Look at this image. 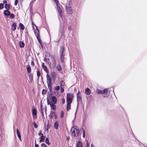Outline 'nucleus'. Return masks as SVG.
<instances>
[{
  "label": "nucleus",
  "instance_id": "2",
  "mask_svg": "<svg viewBox=\"0 0 147 147\" xmlns=\"http://www.w3.org/2000/svg\"><path fill=\"white\" fill-rule=\"evenodd\" d=\"M70 131L72 136L78 137L79 135V130L78 127L76 125L73 127L71 129Z\"/></svg>",
  "mask_w": 147,
  "mask_h": 147
},
{
  "label": "nucleus",
  "instance_id": "22",
  "mask_svg": "<svg viewBox=\"0 0 147 147\" xmlns=\"http://www.w3.org/2000/svg\"><path fill=\"white\" fill-rule=\"evenodd\" d=\"M51 76L53 79H55V78L56 74L54 72H53L51 73Z\"/></svg>",
  "mask_w": 147,
  "mask_h": 147
},
{
  "label": "nucleus",
  "instance_id": "1",
  "mask_svg": "<svg viewBox=\"0 0 147 147\" xmlns=\"http://www.w3.org/2000/svg\"><path fill=\"white\" fill-rule=\"evenodd\" d=\"M45 58L44 60L47 62L48 65L51 68H53L56 66L55 61L53 57L48 53H46L45 56Z\"/></svg>",
  "mask_w": 147,
  "mask_h": 147
},
{
  "label": "nucleus",
  "instance_id": "43",
  "mask_svg": "<svg viewBox=\"0 0 147 147\" xmlns=\"http://www.w3.org/2000/svg\"><path fill=\"white\" fill-rule=\"evenodd\" d=\"M33 124L34 125V127L35 128H36L38 126L36 124V123L35 122H34Z\"/></svg>",
  "mask_w": 147,
  "mask_h": 147
},
{
  "label": "nucleus",
  "instance_id": "64",
  "mask_svg": "<svg viewBox=\"0 0 147 147\" xmlns=\"http://www.w3.org/2000/svg\"><path fill=\"white\" fill-rule=\"evenodd\" d=\"M104 97H107V96H104Z\"/></svg>",
  "mask_w": 147,
  "mask_h": 147
},
{
  "label": "nucleus",
  "instance_id": "53",
  "mask_svg": "<svg viewBox=\"0 0 147 147\" xmlns=\"http://www.w3.org/2000/svg\"><path fill=\"white\" fill-rule=\"evenodd\" d=\"M3 3H6V4H7V1L6 0H4L3 1Z\"/></svg>",
  "mask_w": 147,
  "mask_h": 147
},
{
  "label": "nucleus",
  "instance_id": "15",
  "mask_svg": "<svg viewBox=\"0 0 147 147\" xmlns=\"http://www.w3.org/2000/svg\"><path fill=\"white\" fill-rule=\"evenodd\" d=\"M78 100H80L82 98L80 93L78 92L77 94Z\"/></svg>",
  "mask_w": 147,
  "mask_h": 147
},
{
  "label": "nucleus",
  "instance_id": "28",
  "mask_svg": "<svg viewBox=\"0 0 147 147\" xmlns=\"http://www.w3.org/2000/svg\"><path fill=\"white\" fill-rule=\"evenodd\" d=\"M56 68L58 71H60L61 69V66L59 64L57 66Z\"/></svg>",
  "mask_w": 147,
  "mask_h": 147
},
{
  "label": "nucleus",
  "instance_id": "54",
  "mask_svg": "<svg viewBox=\"0 0 147 147\" xmlns=\"http://www.w3.org/2000/svg\"><path fill=\"white\" fill-rule=\"evenodd\" d=\"M77 109H76V112H75V118L76 117V113H77Z\"/></svg>",
  "mask_w": 147,
  "mask_h": 147
},
{
  "label": "nucleus",
  "instance_id": "24",
  "mask_svg": "<svg viewBox=\"0 0 147 147\" xmlns=\"http://www.w3.org/2000/svg\"><path fill=\"white\" fill-rule=\"evenodd\" d=\"M76 147H82V143L80 141H79L78 142Z\"/></svg>",
  "mask_w": 147,
  "mask_h": 147
},
{
  "label": "nucleus",
  "instance_id": "12",
  "mask_svg": "<svg viewBox=\"0 0 147 147\" xmlns=\"http://www.w3.org/2000/svg\"><path fill=\"white\" fill-rule=\"evenodd\" d=\"M64 50V47L63 46H62L60 47V55H64L63 54V52Z\"/></svg>",
  "mask_w": 147,
  "mask_h": 147
},
{
  "label": "nucleus",
  "instance_id": "58",
  "mask_svg": "<svg viewBox=\"0 0 147 147\" xmlns=\"http://www.w3.org/2000/svg\"><path fill=\"white\" fill-rule=\"evenodd\" d=\"M35 1V0H32L31 1V2H30V3H33V2L34 1Z\"/></svg>",
  "mask_w": 147,
  "mask_h": 147
},
{
  "label": "nucleus",
  "instance_id": "36",
  "mask_svg": "<svg viewBox=\"0 0 147 147\" xmlns=\"http://www.w3.org/2000/svg\"><path fill=\"white\" fill-rule=\"evenodd\" d=\"M64 113L63 111H61V117L62 118L63 117Z\"/></svg>",
  "mask_w": 147,
  "mask_h": 147
},
{
  "label": "nucleus",
  "instance_id": "45",
  "mask_svg": "<svg viewBox=\"0 0 147 147\" xmlns=\"http://www.w3.org/2000/svg\"><path fill=\"white\" fill-rule=\"evenodd\" d=\"M40 110H41V113H42V115L43 116H44V114H43V109L42 108H40Z\"/></svg>",
  "mask_w": 147,
  "mask_h": 147
},
{
  "label": "nucleus",
  "instance_id": "3",
  "mask_svg": "<svg viewBox=\"0 0 147 147\" xmlns=\"http://www.w3.org/2000/svg\"><path fill=\"white\" fill-rule=\"evenodd\" d=\"M46 77L47 78V84L48 88L49 90L50 91H51L52 90L51 85L52 84L51 78L50 76L48 74H47Z\"/></svg>",
  "mask_w": 147,
  "mask_h": 147
},
{
  "label": "nucleus",
  "instance_id": "42",
  "mask_svg": "<svg viewBox=\"0 0 147 147\" xmlns=\"http://www.w3.org/2000/svg\"><path fill=\"white\" fill-rule=\"evenodd\" d=\"M63 87H61V92L62 93L63 92H64V89L63 88Z\"/></svg>",
  "mask_w": 147,
  "mask_h": 147
},
{
  "label": "nucleus",
  "instance_id": "62",
  "mask_svg": "<svg viewBox=\"0 0 147 147\" xmlns=\"http://www.w3.org/2000/svg\"><path fill=\"white\" fill-rule=\"evenodd\" d=\"M88 141H87L86 142V144H87V145H88Z\"/></svg>",
  "mask_w": 147,
  "mask_h": 147
},
{
  "label": "nucleus",
  "instance_id": "59",
  "mask_svg": "<svg viewBox=\"0 0 147 147\" xmlns=\"http://www.w3.org/2000/svg\"><path fill=\"white\" fill-rule=\"evenodd\" d=\"M32 25H33V29H34V27L33 26L34 25L35 26V25L34 24H33V22H32Z\"/></svg>",
  "mask_w": 147,
  "mask_h": 147
},
{
  "label": "nucleus",
  "instance_id": "31",
  "mask_svg": "<svg viewBox=\"0 0 147 147\" xmlns=\"http://www.w3.org/2000/svg\"><path fill=\"white\" fill-rule=\"evenodd\" d=\"M45 142L49 145L50 144L49 141V139L48 138H47L45 139Z\"/></svg>",
  "mask_w": 147,
  "mask_h": 147
},
{
  "label": "nucleus",
  "instance_id": "26",
  "mask_svg": "<svg viewBox=\"0 0 147 147\" xmlns=\"http://www.w3.org/2000/svg\"><path fill=\"white\" fill-rule=\"evenodd\" d=\"M5 7L6 9H10V5L7 4H6L5 5Z\"/></svg>",
  "mask_w": 147,
  "mask_h": 147
},
{
  "label": "nucleus",
  "instance_id": "41",
  "mask_svg": "<svg viewBox=\"0 0 147 147\" xmlns=\"http://www.w3.org/2000/svg\"><path fill=\"white\" fill-rule=\"evenodd\" d=\"M15 17V16L14 14L11 13L10 15V17L12 18H13Z\"/></svg>",
  "mask_w": 147,
  "mask_h": 147
},
{
  "label": "nucleus",
  "instance_id": "29",
  "mask_svg": "<svg viewBox=\"0 0 147 147\" xmlns=\"http://www.w3.org/2000/svg\"><path fill=\"white\" fill-rule=\"evenodd\" d=\"M96 92L100 94H102V90H101L98 89L96 90Z\"/></svg>",
  "mask_w": 147,
  "mask_h": 147
},
{
  "label": "nucleus",
  "instance_id": "47",
  "mask_svg": "<svg viewBox=\"0 0 147 147\" xmlns=\"http://www.w3.org/2000/svg\"><path fill=\"white\" fill-rule=\"evenodd\" d=\"M18 3V0H15V2L14 5H17Z\"/></svg>",
  "mask_w": 147,
  "mask_h": 147
},
{
  "label": "nucleus",
  "instance_id": "49",
  "mask_svg": "<svg viewBox=\"0 0 147 147\" xmlns=\"http://www.w3.org/2000/svg\"><path fill=\"white\" fill-rule=\"evenodd\" d=\"M35 147H38V145L37 144H36V140H35Z\"/></svg>",
  "mask_w": 147,
  "mask_h": 147
},
{
  "label": "nucleus",
  "instance_id": "51",
  "mask_svg": "<svg viewBox=\"0 0 147 147\" xmlns=\"http://www.w3.org/2000/svg\"><path fill=\"white\" fill-rule=\"evenodd\" d=\"M54 118L55 119H56L57 118V116L56 114V115L54 116Z\"/></svg>",
  "mask_w": 147,
  "mask_h": 147
},
{
  "label": "nucleus",
  "instance_id": "50",
  "mask_svg": "<svg viewBox=\"0 0 147 147\" xmlns=\"http://www.w3.org/2000/svg\"><path fill=\"white\" fill-rule=\"evenodd\" d=\"M62 101L63 103H64L65 102V100L64 98H63L62 100Z\"/></svg>",
  "mask_w": 147,
  "mask_h": 147
},
{
  "label": "nucleus",
  "instance_id": "25",
  "mask_svg": "<svg viewBox=\"0 0 147 147\" xmlns=\"http://www.w3.org/2000/svg\"><path fill=\"white\" fill-rule=\"evenodd\" d=\"M20 45L21 47H24V43L22 41H20Z\"/></svg>",
  "mask_w": 147,
  "mask_h": 147
},
{
  "label": "nucleus",
  "instance_id": "37",
  "mask_svg": "<svg viewBox=\"0 0 147 147\" xmlns=\"http://www.w3.org/2000/svg\"><path fill=\"white\" fill-rule=\"evenodd\" d=\"M46 93V91L44 89L42 90V94L43 95L45 94Z\"/></svg>",
  "mask_w": 147,
  "mask_h": 147
},
{
  "label": "nucleus",
  "instance_id": "19",
  "mask_svg": "<svg viewBox=\"0 0 147 147\" xmlns=\"http://www.w3.org/2000/svg\"><path fill=\"white\" fill-rule=\"evenodd\" d=\"M67 103V110L68 111L71 109V105H70V104H71V103Z\"/></svg>",
  "mask_w": 147,
  "mask_h": 147
},
{
  "label": "nucleus",
  "instance_id": "34",
  "mask_svg": "<svg viewBox=\"0 0 147 147\" xmlns=\"http://www.w3.org/2000/svg\"><path fill=\"white\" fill-rule=\"evenodd\" d=\"M61 55V58H60V60L62 62H63V58L64 56V55Z\"/></svg>",
  "mask_w": 147,
  "mask_h": 147
},
{
  "label": "nucleus",
  "instance_id": "11",
  "mask_svg": "<svg viewBox=\"0 0 147 147\" xmlns=\"http://www.w3.org/2000/svg\"><path fill=\"white\" fill-rule=\"evenodd\" d=\"M58 120H56L55 121V122L54 124V127L55 129H57L58 128Z\"/></svg>",
  "mask_w": 147,
  "mask_h": 147
},
{
  "label": "nucleus",
  "instance_id": "35",
  "mask_svg": "<svg viewBox=\"0 0 147 147\" xmlns=\"http://www.w3.org/2000/svg\"><path fill=\"white\" fill-rule=\"evenodd\" d=\"M47 104L48 105H50V104L52 103V101H51V102L49 100V98H47Z\"/></svg>",
  "mask_w": 147,
  "mask_h": 147
},
{
  "label": "nucleus",
  "instance_id": "5",
  "mask_svg": "<svg viewBox=\"0 0 147 147\" xmlns=\"http://www.w3.org/2000/svg\"><path fill=\"white\" fill-rule=\"evenodd\" d=\"M66 10L67 13L69 14H71L72 13V10L70 6L69 3L67 4L66 5Z\"/></svg>",
  "mask_w": 147,
  "mask_h": 147
},
{
  "label": "nucleus",
  "instance_id": "20",
  "mask_svg": "<svg viewBox=\"0 0 147 147\" xmlns=\"http://www.w3.org/2000/svg\"><path fill=\"white\" fill-rule=\"evenodd\" d=\"M55 104H50V106L53 110H54L56 109V106L55 105Z\"/></svg>",
  "mask_w": 147,
  "mask_h": 147
},
{
  "label": "nucleus",
  "instance_id": "48",
  "mask_svg": "<svg viewBox=\"0 0 147 147\" xmlns=\"http://www.w3.org/2000/svg\"><path fill=\"white\" fill-rule=\"evenodd\" d=\"M31 65L32 66H34V62L33 61H32L31 62Z\"/></svg>",
  "mask_w": 147,
  "mask_h": 147
},
{
  "label": "nucleus",
  "instance_id": "33",
  "mask_svg": "<svg viewBox=\"0 0 147 147\" xmlns=\"http://www.w3.org/2000/svg\"><path fill=\"white\" fill-rule=\"evenodd\" d=\"M45 137H40V139L39 141L40 142H43Z\"/></svg>",
  "mask_w": 147,
  "mask_h": 147
},
{
  "label": "nucleus",
  "instance_id": "9",
  "mask_svg": "<svg viewBox=\"0 0 147 147\" xmlns=\"http://www.w3.org/2000/svg\"><path fill=\"white\" fill-rule=\"evenodd\" d=\"M32 114L34 119H36V111L35 109H33L32 110Z\"/></svg>",
  "mask_w": 147,
  "mask_h": 147
},
{
  "label": "nucleus",
  "instance_id": "30",
  "mask_svg": "<svg viewBox=\"0 0 147 147\" xmlns=\"http://www.w3.org/2000/svg\"><path fill=\"white\" fill-rule=\"evenodd\" d=\"M108 92V89L106 88L104 89V90L102 91V94L107 93Z\"/></svg>",
  "mask_w": 147,
  "mask_h": 147
},
{
  "label": "nucleus",
  "instance_id": "60",
  "mask_svg": "<svg viewBox=\"0 0 147 147\" xmlns=\"http://www.w3.org/2000/svg\"><path fill=\"white\" fill-rule=\"evenodd\" d=\"M32 25H33V29H34V27L33 26L34 25L35 26V25L34 24H33V22H32Z\"/></svg>",
  "mask_w": 147,
  "mask_h": 147
},
{
  "label": "nucleus",
  "instance_id": "38",
  "mask_svg": "<svg viewBox=\"0 0 147 147\" xmlns=\"http://www.w3.org/2000/svg\"><path fill=\"white\" fill-rule=\"evenodd\" d=\"M4 5L3 3L0 4V9H2L3 8Z\"/></svg>",
  "mask_w": 147,
  "mask_h": 147
},
{
  "label": "nucleus",
  "instance_id": "18",
  "mask_svg": "<svg viewBox=\"0 0 147 147\" xmlns=\"http://www.w3.org/2000/svg\"><path fill=\"white\" fill-rule=\"evenodd\" d=\"M4 13L5 15L7 16H8L10 15V13L9 11L7 10H5L4 11Z\"/></svg>",
  "mask_w": 147,
  "mask_h": 147
},
{
  "label": "nucleus",
  "instance_id": "17",
  "mask_svg": "<svg viewBox=\"0 0 147 147\" xmlns=\"http://www.w3.org/2000/svg\"><path fill=\"white\" fill-rule=\"evenodd\" d=\"M16 131H17V134L18 136V137L19 139L20 140H21V136L20 133L19 132L18 129H16Z\"/></svg>",
  "mask_w": 147,
  "mask_h": 147
},
{
  "label": "nucleus",
  "instance_id": "44",
  "mask_svg": "<svg viewBox=\"0 0 147 147\" xmlns=\"http://www.w3.org/2000/svg\"><path fill=\"white\" fill-rule=\"evenodd\" d=\"M54 1H55V4L56 5H57L59 3V1L58 0H53Z\"/></svg>",
  "mask_w": 147,
  "mask_h": 147
},
{
  "label": "nucleus",
  "instance_id": "8",
  "mask_svg": "<svg viewBox=\"0 0 147 147\" xmlns=\"http://www.w3.org/2000/svg\"><path fill=\"white\" fill-rule=\"evenodd\" d=\"M57 5V7H56L57 9L59 12V13L60 16L62 19L61 10L60 7L59 6L58 4L57 5Z\"/></svg>",
  "mask_w": 147,
  "mask_h": 147
},
{
  "label": "nucleus",
  "instance_id": "56",
  "mask_svg": "<svg viewBox=\"0 0 147 147\" xmlns=\"http://www.w3.org/2000/svg\"><path fill=\"white\" fill-rule=\"evenodd\" d=\"M66 138L67 140H69V136H67V137Z\"/></svg>",
  "mask_w": 147,
  "mask_h": 147
},
{
  "label": "nucleus",
  "instance_id": "16",
  "mask_svg": "<svg viewBox=\"0 0 147 147\" xmlns=\"http://www.w3.org/2000/svg\"><path fill=\"white\" fill-rule=\"evenodd\" d=\"M17 27V25L16 23H13L11 26V29L13 31L16 30Z\"/></svg>",
  "mask_w": 147,
  "mask_h": 147
},
{
  "label": "nucleus",
  "instance_id": "57",
  "mask_svg": "<svg viewBox=\"0 0 147 147\" xmlns=\"http://www.w3.org/2000/svg\"><path fill=\"white\" fill-rule=\"evenodd\" d=\"M40 108H42V105L41 104V103L40 104Z\"/></svg>",
  "mask_w": 147,
  "mask_h": 147
},
{
  "label": "nucleus",
  "instance_id": "7",
  "mask_svg": "<svg viewBox=\"0 0 147 147\" xmlns=\"http://www.w3.org/2000/svg\"><path fill=\"white\" fill-rule=\"evenodd\" d=\"M35 26L36 27V30H35L34 32L35 34L36 35V37L37 38V39L38 40V41L39 42H40V40H39V37H40L39 36V30H38V28L37 27V26L36 25H35Z\"/></svg>",
  "mask_w": 147,
  "mask_h": 147
},
{
  "label": "nucleus",
  "instance_id": "63",
  "mask_svg": "<svg viewBox=\"0 0 147 147\" xmlns=\"http://www.w3.org/2000/svg\"><path fill=\"white\" fill-rule=\"evenodd\" d=\"M45 111H46V107H45Z\"/></svg>",
  "mask_w": 147,
  "mask_h": 147
},
{
  "label": "nucleus",
  "instance_id": "13",
  "mask_svg": "<svg viewBox=\"0 0 147 147\" xmlns=\"http://www.w3.org/2000/svg\"><path fill=\"white\" fill-rule=\"evenodd\" d=\"M55 113L54 111H51L50 115H49V117L50 118H53L55 115Z\"/></svg>",
  "mask_w": 147,
  "mask_h": 147
},
{
  "label": "nucleus",
  "instance_id": "40",
  "mask_svg": "<svg viewBox=\"0 0 147 147\" xmlns=\"http://www.w3.org/2000/svg\"><path fill=\"white\" fill-rule=\"evenodd\" d=\"M54 89L55 90H59L60 89V87L59 86H57L56 87H55Z\"/></svg>",
  "mask_w": 147,
  "mask_h": 147
},
{
  "label": "nucleus",
  "instance_id": "4",
  "mask_svg": "<svg viewBox=\"0 0 147 147\" xmlns=\"http://www.w3.org/2000/svg\"><path fill=\"white\" fill-rule=\"evenodd\" d=\"M74 97L73 93L67 94V102L71 103Z\"/></svg>",
  "mask_w": 147,
  "mask_h": 147
},
{
  "label": "nucleus",
  "instance_id": "39",
  "mask_svg": "<svg viewBox=\"0 0 147 147\" xmlns=\"http://www.w3.org/2000/svg\"><path fill=\"white\" fill-rule=\"evenodd\" d=\"M85 130L84 129H83V138H85Z\"/></svg>",
  "mask_w": 147,
  "mask_h": 147
},
{
  "label": "nucleus",
  "instance_id": "23",
  "mask_svg": "<svg viewBox=\"0 0 147 147\" xmlns=\"http://www.w3.org/2000/svg\"><path fill=\"white\" fill-rule=\"evenodd\" d=\"M19 26L20 29L22 30H23L24 29V25L22 24V23H20Z\"/></svg>",
  "mask_w": 147,
  "mask_h": 147
},
{
  "label": "nucleus",
  "instance_id": "27",
  "mask_svg": "<svg viewBox=\"0 0 147 147\" xmlns=\"http://www.w3.org/2000/svg\"><path fill=\"white\" fill-rule=\"evenodd\" d=\"M61 87H64L65 85V82L63 81H60V83Z\"/></svg>",
  "mask_w": 147,
  "mask_h": 147
},
{
  "label": "nucleus",
  "instance_id": "32",
  "mask_svg": "<svg viewBox=\"0 0 147 147\" xmlns=\"http://www.w3.org/2000/svg\"><path fill=\"white\" fill-rule=\"evenodd\" d=\"M40 75V73L38 70L37 71V76L38 77V79L39 78Z\"/></svg>",
  "mask_w": 147,
  "mask_h": 147
},
{
  "label": "nucleus",
  "instance_id": "21",
  "mask_svg": "<svg viewBox=\"0 0 147 147\" xmlns=\"http://www.w3.org/2000/svg\"><path fill=\"white\" fill-rule=\"evenodd\" d=\"M27 69L28 72V73H30V72H31V68L30 66V65H27Z\"/></svg>",
  "mask_w": 147,
  "mask_h": 147
},
{
  "label": "nucleus",
  "instance_id": "6",
  "mask_svg": "<svg viewBox=\"0 0 147 147\" xmlns=\"http://www.w3.org/2000/svg\"><path fill=\"white\" fill-rule=\"evenodd\" d=\"M49 97L50 100H51L52 104H56L57 103V99L56 97L51 95L49 96Z\"/></svg>",
  "mask_w": 147,
  "mask_h": 147
},
{
  "label": "nucleus",
  "instance_id": "10",
  "mask_svg": "<svg viewBox=\"0 0 147 147\" xmlns=\"http://www.w3.org/2000/svg\"><path fill=\"white\" fill-rule=\"evenodd\" d=\"M42 66L45 71L46 72L48 73L49 72V71L46 66L44 65V63H42Z\"/></svg>",
  "mask_w": 147,
  "mask_h": 147
},
{
  "label": "nucleus",
  "instance_id": "52",
  "mask_svg": "<svg viewBox=\"0 0 147 147\" xmlns=\"http://www.w3.org/2000/svg\"><path fill=\"white\" fill-rule=\"evenodd\" d=\"M42 132H41V131H40L39 132V133L38 134L39 136H40V135H41V134H42Z\"/></svg>",
  "mask_w": 147,
  "mask_h": 147
},
{
  "label": "nucleus",
  "instance_id": "61",
  "mask_svg": "<svg viewBox=\"0 0 147 147\" xmlns=\"http://www.w3.org/2000/svg\"><path fill=\"white\" fill-rule=\"evenodd\" d=\"M91 147H94V145L92 144L91 145Z\"/></svg>",
  "mask_w": 147,
  "mask_h": 147
},
{
  "label": "nucleus",
  "instance_id": "55",
  "mask_svg": "<svg viewBox=\"0 0 147 147\" xmlns=\"http://www.w3.org/2000/svg\"><path fill=\"white\" fill-rule=\"evenodd\" d=\"M40 137H45V136H44L43 134L42 133V134H41V136H40Z\"/></svg>",
  "mask_w": 147,
  "mask_h": 147
},
{
  "label": "nucleus",
  "instance_id": "14",
  "mask_svg": "<svg viewBox=\"0 0 147 147\" xmlns=\"http://www.w3.org/2000/svg\"><path fill=\"white\" fill-rule=\"evenodd\" d=\"M85 92L86 94L89 95L90 94L91 91L89 88H86V89Z\"/></svg>",
  "mask_w": 147,
  "mask_h": 147
},
{
  "label": "nucleus",
  "instance_id": "46",
  "mask_svg": "<svg viewBox=\"0 0 147 147\" xmlns=\"http://www.w3.org/2000/svg\"><path fill=\"white\" fill-rule=\"evenodd\" d=\"M41 146L43 147H47V146H46V144L45 143H42V144Z\"/></svg>",
  "mask_w": 147,
  "mask_h": 147
}]
</instances>
